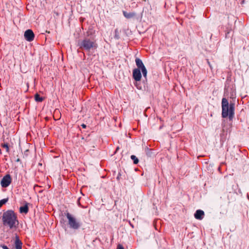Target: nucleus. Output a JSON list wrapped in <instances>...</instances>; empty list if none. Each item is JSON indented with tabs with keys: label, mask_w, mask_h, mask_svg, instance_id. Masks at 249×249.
<instances>
[{
	"label": "nucleus",
	"mask_w": 249,
	"mask_h": 249,
	"mask_svg": "<svg viewBox=\"0 0 249 249\" xmlns=\"http://www.w3.org/2000/svg\"><path fill=\"white\" fill-rule=\"evenodd\" d=\"M35 99L36 102H41L43 100V98L40 96V95L36 93L35 95Z\"/></svg>",
	"instance_id": "f8f14e48"
},
{
	"label": "nucleus",
	"mask_w": 249,
	"mask_h": 249,
	"mask_svg": "<svg viewBox=\"0 0 249 249\" xmlns=\"http://www.w3.org/2000/svg\"><path fill=\"white\" fill-rule=\"evenodd\" d=\"M83 20H84V18H81V19H80V20H81V21H83Z\"/></svg>",
	"instance_id": "412c9836"
},
{
	"label": "nucleus",
	"mask_w": 249,
	"mask_h": 249,
	"mask_svg": "<svg viewBox=\"0 0 249 249\" xmlns=\"http://www.w3.org/2000/svg\"><path fill=\"white\" fill-rule=\"evenodd\" d=\"M24 36L28 41H32L34 39L35 35L32 30L28 29L25 32Z\"/></svg>",
	"instance_id": "0eeeda50"
},
{
	"label": "nucleus",
	"mask_w": 249,
	"mask_h": 249,
	"mask_svg": "<svg viewBox=\"0 0 249 249\" xmlns=\"http://www.w3.org/2000/svg\"><path fill=\"white\" fill-rule=\"evenodd\" d=\"M139 69H134L133 71V78L136 81H140L142 78V74Z\"/></svg>",
	"instance_id": "6e6552de"
},
{
	"label": "nucleus",
	"mask_w": 249,
	"mask_h": 249,
	"mask_svg": "<svg viewBox=\"0 0 249 249\" xmlns=\"http://www.w3.org/2000/svg\"><path fill=\"white\" fill-rule=\"evenodd\" d=\"M120 33L121 31L119 30L118 29H116L115 31V38L116 39H119L120 36Z\"/></svg>",
	"instance_id": "ddd939ff"
},
{
	"label": "nucleus",
	"mask_w": 249,
	"mask_h": 249,
	"mask_svg": "<svg viewBox=\"0 0 249 249\" xmlns=\"http://www.w3.org/2000/svg\"><path fill=\"white\" fill-rule=\"evenodd\" d=\"M131 159L133 160V163L135 164L139 162V160L135 155H131Z\"/></svg>",
	"instance_id": "4468645a"
},
{
	"label": "nucleus",
	"mask_w": 249,
	"mask_h": 249,
	"mask_svg": "<svg viewBox=\"0 0 249 249\" xmlns=\"http://www.w3.org/2000/svg\"><path fill=\"white\" fill-rule=\"evenodd\" d=\"M12 179L9 174L4 176L1 180L0 184L3 188L7 187L11 183Z\"/></svg>",
	"instance_id": "423d86ee"
},
{
	"label": "nucleus",
	"mask_w": 249,
	"mask_h": 249,
	"mask_svg": "<svg viewBox=\"0 0 249 249\" xmlns=\"http://www.w3.org/2000/svg\"><path fill=\"white\" fill-rule=\"evenodd\" d=\"M78 46L80 48L87 51H89L91 49H96L97 48V44L93 38H86L78 42Z\"/></svg>",
	"instance_id": "7ed1b4c3"
},
{
	"label": "nucleus",
	"mask_w": 249,
	"mask_h": 249,
	"mask_svg": "<svg viewBox=\"0 0 249 249\" xmlns=\"http://www.w3.org/2000/svg\"><path fill=\"white\" fill-rule=\"evenodd\" d=\"M124 16H126V15H125V12H124Z\"/></svg>",
	"instance_id": "4be33fe9"
},
{
	"label": "nucleus",
	"mask_w": 249,
	"mask_h": 249,
	"mask_svg": "<svg viewBox=\"0 0 249 249\" xmlns=\"http://www.w3.org/2000/svg\"><path fill=\"white\" fill-rule=\"evenodd\" d=\"M2 221L3 226L10 229H17L19 224L17 215L12 210H7L3 212Z\"/></svg>",
	"instance_id": "f257e3e1"
},
{
	"label": "nucleus",
	"mask_w": 249,
	"mask_h": 249,
	"mask_svg": "<svg viewBox=\"0 0 249 249\" xmlns=\"http://www.w3.org/2000/svg\"><path fill=\"white\" fill-rule=\"evenodd\" d=\"M1 146L3 148H4L6 149V152H9V146H8V143H4L1 144Z\"/></svg>",
	"instance_id": "dca6fc26"
},
{
	"label": "nucleus",
	"mask_w": 249,
	"mask_h": 249,
	"mask_svg": "<svg viewBox=\"0 0 249 249\" xmlns=\"http://www.w3.org/2000/svg\"><path fill=\"white\" fill-rule=\"evenodd\" d=\"M22 242L19 240L18 236H16L15 240V247L16 249H21L22 248Z\"/></svg>",
	"instance_id": "9b49d317"
},
{
	"label": "nucleus",
	"mask_w": 249,
	"mask_h": 249,
	"mask_svg": "<svg viewBox=\"0 0 249 249\" xmlns=\"http://www.w3.org/2000/svg\"><path fill=\"white\" fill-rule=\"evenodd\" d=\"M234 114V104L229 105L227 99L223 98L222 100V117L225 118L229 116L230 120L233 118Z\"/></svg>",
	"instance_id": "f03ea898"
},
{
	"label": "nucleus",
	"mask_w": 249,
	"mask_h": 249,
	"mask_svg": "<svg viewBox=\"0 0 249 249\" xmlns=\"http://www.w3.org/2000/svg\"><path fill=\"white\" fill-rule=\"evenodd\" d=\"M135 62L136 66H137V69H139L141 70L143 77L146 80L147 71L142 61L140 58H136L135 59Z\"/></svg>",
	"instance_id": "39448f33"
},
{
	"label": "nucleus",
	"mask_w": 249,
	"mask_h": 249,
	"mask_svg": "<svg viewBox=\"0 0 249 249\" xmlns=\"http://www.w3.org/2000/svg\"><path fill=\"white\" fill-rule=\"evenodd\" d=\"M204 215V212L201 210H197L194 214L195 217L198 220H202Z\"/></svg>",
	"instance_id": "1a4fd4ad"
},
{
	"label": "nucleus",
	"mask_w": 249,
	"mask_h": 249,
	"mask_svg": "<svg viewBox=\"0 0 249 249\" xmlns=\"http://www.w3.org/2000/svg\"><path fill=\"white\" fill-rule=\"evenodd\" d=\"M66 215L68 220V224L70 228L73 230H77L81 227V223L71 214L67 213Z\"/></svg>",
	"instance_id": "20e7f679"
},
{
	"label": "nucleus",
	"mask_w": 249,
	"mask_h": 249,
	"mask_svg": "<svg viewBox=\"0 0 249 249\" xmlns=\"http://www.w3.org/2000/svg\"><path fill=\"white\" fill-rule=\"evenodd\" d=\"M29 211L28 203H25V205L19 208V212L21 213L26 214Z\"/></svg>",
	"instance_id": "9d476101"
},
{
	"label": "nucleus",
	"mask_w": 249,
	"mask_h": 249,
	"mask_svg": "<svg viewBox=\"0 0 249 249\" xmlns=\"http://www.w3.org/2000/svg\"><path fill=\"white\" fill-rule=\"evenodd\" d=\"M119 178H120V177H119V176H118L117 177V179L118 180H119Z\"/></svg>",
	"instance_id": "aec40b11"
},
{
	"label": "nucleus",
	"mask_w": 249,
	"mask_h": 249,
	"mask_svg": "<svg viewBox=\"0 0 249 249\" xmlns=\"http://www.w3.org/2000/svg\"><path fill=\"white\" fill-rule=\"evenodd\" d=\"M117 249H124V248L123 247V246L122 245L119 244L117 246Z\"/></svg>",
	"instance_id": "f3484780"
},
{
	"label": "nucleus",
	"mask_w": 249,
	"mask_h": 249,
	"mask_svg": "<svg viewBox=\"0 0 249 249\" xmlns=\"http://www.w3.org/2000/svg\"><path fill=\"white\" fill-rule=\"evenodd\" d=\"M8 200V198H4L0 200V208Z\"/></svg>",
	"instance_id": "2eb2a0df"
},
{
	"label": "nucleus",
	"mask_w": 249,
	"mask_h": 249,
	"mask_svg": "<svg viewBox=\"0 0 249 249\" xmlns=\"http://www.w3.org/2000/svg\"><path fill=\"white\" fill-rule=\"evenodd\" d=\"M19 161V159H17V161Z\"/></svg>",
	"instance_id": "5701e85b"
},
{
	"label": "nucleus",
	"mask_w": 249,
	"mask_h": 249,
	"mask_svg": "<svg viewBox=\"0 0 249 249\" xmlns=\"http://www.w3.org/2000/svg\"><path fill=\"white\" fill-rule=\"evenodd\" d=\"M129 16H132V14H130Z\"/></svg>",
	"instance_id": "b1692460"
},
{
	"label": "nucleus",
	"mask_w": 249,
	"mask_h": 249,
	"mask_svg": "<svg viewBox=\"0 0 249 249\" xmlns=\"http://www.w3.org/2000/svg\"><path fill=\"white\" fill-rule=\"evenodd\" d=\"M208 63L209 65L211 67L210 63L209 61H208Z\"/></svg>",
	"instance_id": "6ab92c4d"
},
{
	"label": "nucleus",
	"mask_w": 249,
	"mask_h": 249,
	"mask_svg": "<svg viewBox=\"0 0 249 249\" xmlns=\"http://www.w3.org/2000/svg\"><path fill=\"white\" fill-rule=\"evenodd\" d=\"M81 126H82V127H83V128H86V125L85 124H83L81 125Z\"/></svg>",
	"instance_id": "a211bd4d"
}]
</instances>
